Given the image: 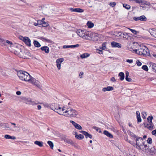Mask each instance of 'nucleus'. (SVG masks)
<instances>
[{
	"mask_svg": "<svg viewBox=\"0 0 156 156\" xmlns=\"http://www.w3.org/2000/svg\"><path fill=\"white\" fill-rule=\"evenodd\" d=\"M147 142L148 144H151L152 142V140L151 138V137L148 138L147 140Z\"/></svg>",
	"mask_w": 156,
	"mask_h": 156,
	"instance_id": "obj_44",
	"label": "nucleus"
},
{
	"mask_svg": "<svg viewBox=\"0 0 156 156\" xmlns=\"http://www.w3.org/2000/svg\"><path fill=\"white\" fill-rule=\"evenodd\" d=\"M151 36L154 37L156 38V29H155L154 30H152L150 33Z\"/></svg>",
	"mask_w": 156,
	"mask_h": 156,
	"instance_id": "obj_33",
	"label": "nucleus"
},
{
	"mask_svg": "<svg viewBox=\"0 0 156 156\" xmlns=\"http://www.w3.org/2000/svg\"><path fill=\"white\" fill-rule=\"evenodd\" d=\"M23 42L28 46L30 47L31 46V40L28 37H25V39Z\"/></svg>",
	"mask_w": 156,
	"mask_h": 156,
	"instance_id": "obj_16",
	"label": "nucleus"
},
{
	"mask_svg": "<svg viewBox=\"0 0 156 156\" xmlns=\"http://www.w3.org/2000/svg\"><path fill=\"white\" fill-rule=\"evenodd\" d=\"M126 62L130 63H132L133 62L132 59H127L126 60Z\"/></svg>",
	"mask_w": 156,
	"mask_h": 156,
	"instance_id": "obj_59",
	"label": "nucleus"
},
{
	"mask_svg": "<svg viewBox=\"0 0 156 156\" xmlns=\"http://www.w3.org/2000/svg\"><path fill=\"white\" fill-rule=\"evenodd\" d=\"M116 3L114 2H111L108 4V5L112 7H113L114 6L116 5Z\"/></svg>",
	"mask_w": 156,
	"mask_h": 156,
	"instance_id": "obj_45",
	"label": "nucleus"
},
{
	"mask_svg": "<svg viewBox=\"0 0 156 156\" xmlns=\"http://www.w3.org/2000/svg\"><path fill=\"white\" fill-rule=\"evenodd\" d=\"M80 132L83 133L85 136L86 138H89L90 139H91L92 138V135L89 134L88 132L84 131H80Z\"/></svg>",
	"mask_w": 156,
	"mask_h": 156,
	"instance_id": "obj_14",
	"label": "nucleus"
},
{
	"mask_svg": "<svg viewBox=\"0 0 156 156\" xmlns=\"http://www.w3.org/2000/svg\"><path fill=\"white\" fill-rule=\"evenodd\" d=\"M144 125L145 127L147 128L149 130H152L154 129V124H148L144 123Z\"/></svg>",
	"mask_w": 156,
	"mask_h": 156,
	"instance_id": "obj_18",
	"label": "nucleus"
},
{
	"mask_svg": "<svg viewBox=\"0 0 156 156\" xmlns=\"http://www.w3.org/2000/svg\"><path fill=\"white\" fill-rule=\"evenodd\" d=\"M47 143L50 147L51 148V149H53L54 145L52 142L51 141H48Z\"/></svg>",
	"mask_w": 156,
	"mask_h": 156,
	"instance_id": "obj_35",
	"label": "nucleus"
},
{
	"mask_svg": "<svg viewBox=\"0 0 156 156\" xmlns=\"http://www.w3.org/2000/svg\"><path fill=\"white\" fill-rule=\"evenodd\" d=\"M70 10L72 12H76V8H70Z\"/></svg>",
	"mask_w": 156,
	"mask_h": 156,
	"instance_id": "obj_55",
	"label": "nucleus"
},
{
	"mask_svg": "<svg viewBox=\"0 0 156 156\" xmlns=\"http://www.w3.org/2000/svg\"><path fill=\"white\" fill-rule=\"evenodd\" d=\"M119 76L120 77V80L121 81L123 80L125 77L124 74L123 72H120L119 74Z\"/></svg>",
	"mask_w": 156,
	"mask_h": 156,
	"instance_id": "obj_25",
	"label": "nucleus"
},
{
	"mask_svg": "<svg viewBox=\"0 0 156 156\" xmlns=\"http://www.w3.org/2000/svg\"><path fill=\"white\" fill-rule=\"evenodd\" d=\"M136 117L138 122H141L142 120L140 118V115H138V116H137Z\"/></svg>",
	"mask_w": 156,
	"mask_h": 156,
	"instance_id": "obj_48",
	"label": "nucleus"
},
{
	"mask_svg": "<svg viewBox=\"0 0 156 156\" xmlns=\"http://www.w3.org/2000/svg\"><path fill=\"white\" fill-rule=\"evenodd\" d=\"M106 43H104L102 44V46L100 47V48L102 50H104L106 48Z\"/></svg>",
	"mask_w": 156,
	"mask_h": 156,
	"instance_id": "obj_40",
	"label": "nucleus"
},
{
	"mask_svg": "<svg viewBox=\"0 0 156 156\" xmlns=\"http://www.w3.org/2000/svg\"><path fill=\"white\" fill-rule=\"evenodd\" d=\"M149 65V68L151 69L153 71L156 73V64L150 62Z\"/></svg>",
	"mask_w": 156,
	"mask_h": 156,
	"instance_id": "obj_15",
	"label": "nucleus"
},
{
	"mask_svg": "<svg viewBox=\"0 0 156 156\" xmlns=\"http://www.w3.org/2000/svg\"><path fill=\"white\" fill-rule=\"evenodd\" d=\"M34 143L35 144L38 145L40 147H42L43 146V143L42 141H35L34 142Z\"/></svg>",
	"mask_w": 156,
	"mask_h": 156,
	"instance_id": "obj_28",
	"label": "nucleus"
},
{
	"mask_svg": "<svg viewBox=\"0 0 156 156\" xmlns=\"http://www.w3.org/2000/svg\"><path fill=\"white\" fill-rule=\"evenodd\" d=\"M134 136L136 138V143L133 144V146L138 150L145 151L147 146V145L144 144L143 138L141 137H137L136 135H134Z\"/></svg>",
	"mask_w": 156,
	"mask_h": 156,
	"instance_id": "obj_1",
	"label": "nucleus"
},
{
	"mask_svg": "<svg viewBox=\"0 0 156 156\" xmlns=\"http://www.w3.org/2000/svg\"><path fill=\"white\" fill-rule=\"evenodd\" d=\"M147 18L144 15L139 16V20L141 21H145L147 20Z\"/></svg>",
	"mask_w": 156,
	"mask_h": 156,
	"instance_id": "obj_32",
	"label": "nucleus"
},
{
	"mask_svg": "<svg viewBox=\"0 0 156 156\" xmlns=\"http://www.w3.org/2000/svg\"><path fill=\"white\" fill-rule=\"evenodd\" d=\"M4 137L6 139H11L15 140L16 139L15 137L14 136H11L9 135L6 134L4 136Z\"/></svg>",
	"mask_w": 156,
	"mask_h": 156,
	"instance_id": "obj_24",
	"label": "nucleus"
},
{
	"mask_svg": "<svg viewBox=\"0 0 156 156\" xmlns=\"http://www.w3.org/2000/svg\"><path fill=\"white\" fill-rule=\"evenodd\" d=\"M147 151L150 153V154L151 155L155 154L156 153V149L154 147H152L150 148H148Z\"/></svg>",
	"mask_w": 156,
	"mask_h": 156,
	"instance_id": "obj_13",
	"label": "nucleus"
},
{
	"mask_svg": "<svg viewBox=\"0 0 156 156\" xmlns=\"http://www.w3.org/2000/svg\"><path fill=\"white\" fill-rule=\"evenodd\" d=\"M83 75V72H81L79 74V76L80 78H82V76Z\"/></svg>",
	"mask_w": 156,
	"mask_h": 156,
	"instance_id": "obj_58",
	"label": "nucleus"
},
{
	"mask_svg": "<svg viewBox=\"0 0 156 156\" xmlns=\"http://www.w3.org/2000/svg\"><path fill=\"white\" fill-rule=\"evenodd\" d=\"M142 117L143 119H145L146 116L147 115L146 112H143L142 113Z\"/></svg>",
	"mask_w": 156,
	"mask_h": 156,
	"instance_id": "obj_50",
	"label": "nucleus"
},
{
	"mask_svg": "<svg viewBox=\"0 0 156 156\" xmlns=\"http://www.w3.org/2000/svg\"><path fill=\"white\" fill-rule=\"evenodd\" d=\"M64 116L68 117H76L78 115L77 112L71 107L66 108Z\"/></svg>",
	"mask_w": 156,
	"mask_h": 156,
	"instance_id": "obj_5",
	"label": "nucleus"
},
{
	"mask_svg": "<svg viewBox=\"0 0 156 156\" xmlns=\"http://www.w3.org/2000/svg\"><path fill=\"white\" fill-rule=\"evenodd\" d=\"M90 56V54L87 53L83 54L80 55V57L82 58H86Z\"/></svg>",
	"mask_w": 156,
	"mask_h": 156,
	"instance_id": "obj_27",
	"label": "nucleus"
},
{
	"mask_svg": "<svg viewBox=\"0 0 156 156\" xmlns=\"http://www.w3.org/2000/svg\"><path fill=\"white\" fill-rule=\"evenodd\" d=\"M80 46V45L79 44H76V45H71V48H77Z\"/></svg>",
	"mask_w": 156,
	"mask_h": 156,
	"instance_id": "obj_51",
	"label": "nucleus"
},
{
	"mask_svg": "<svg viewBox=\"0 0 156 156\" xmlns=\"http://www.w3.org/2000/svg\"><path fill=\"white\" fill-rule=\"evenodd\" d=\"M65 141L68 144H69L72 145H74V143L71 140H65Z\"/></svg>",
	"mask_w": 156,
	"mask_h": 156,
	"instance_id": "obj_34",
	"label": "nucleus"
},
{
	"mask_svg": "<svg viewBox=\"0 0 156 156\" xmlns=\"http://www.w3.org/2000/svg\"><path fill=\"white\" fill-rule=\"evenodd\" d=\"M113 90V88L112 87H110V86H108L106 87H104L102 89V90L104 92H105V91H111V90Z\"/></svg>",
	"mask_w": 156,
	"mask_h": 156,
	"instance_id": "obj_22",
	"label": "nucleus"
},
{
	"mask_svg": "<svg viewBox=\"0 0 156 156\" xmlns=\"http://www.w3.org/2000/svg\"><path fill=\"white\" fill-rule=\"evenodd\" d=\"M128 33H124L123 34V35H124L123 37L124 39H128V38L129 37V36L128 35Z\"/></svg>",
	"mask_w": 156,
	"mask_h": 156,
	"instance_id": "obj_38",
	"label": "nucleus"
},
{
	"mask_svg": "<svg viewBox=\"0 0 156 156\" xmlns=\"http://www.w3.org/2000/svg\"><path fill=\"white\" fill-rule=\"evenodd\" d=\"M29 82L36 86L39 88H40L41 87V85L40 84V82L34 78L31 77Z\"/></svg>",
	"mask_w": 156,
	"mask_h": 156,
	"instance_id": "obj_8",
	"label": "nucleus"
},
{
	"mask_svg": "<svg viewBox=\"0 0 156 156\" xmlns=\"http://www.w3.org/2000/svg\"><path fill=\"white\" fill-rule=\"evenodd\" d=\"M63 48H71V45H64L63 47Z\"/></svg>",
	"mask_w": 156,
	"mask_h": 156,
	"instance_id": "obj_61",
	"label": "nucleus"
},
{
	"mask_svg": "<svg viewBox=\"0 0 156 156\" xmlns=\"http://www.w3.org/2000/svg\"><path fill=\"white\" fill-rule=\"evenodd\" d=\"M25 102L27 104L34 105L37 104L35 103L34 101H32L30 98L25 99L24 100Z\"/></svg>",
	"mask_w": 156,
	"mask_h": 156,
	"instance_id": "obj_11",
	"label": "nucleus"
},
{
	"mask_svg": "<svg viewBox=\"0 0 156 156\" xmlns=\"http://www.w3.org/2000/svg\"><path fill=\"white\" fill-rule=\"evenodd\" d=\"M111 81L113 82H115L116 81V80L114 77H112L111 78Z\"/></svg>",
	"mask_w": 156,
	"mask_h": 156,
	"instance_id": "obj_62",
	"label": "nucleus"
},
{
	"mask_svg": "<svg viewBox=\"0 0 156 156\" xmlns=\"http://www.w3.org/2000/svg\"><path fill=\"white\" fill-rule=\"evenodd\" d=\"M152 134L153 135L156 136V129L152 131Z\"/></svg>",
	"mask_w": 156,
	"mask_h": 156,
	"instance_id": "obj_56",
	"label": "nucleus"
},
{
	"mask_svg": "<svg viewBox=\"0 0 156 156\" xmlns=\"http://www.w3.org/2000/svg\"><path fill=\"white\" fill-rule=\"evenodd\" d=\"M39 24H41L40 21H37V23H34V25L35 26H38Z\"/></svg>",
	"mask_w": 156,
	"mask_h": 156,
	"instance_id": "obj_54",
	"label": "nucleus"
},
{
	"mask_svg": "<svg viewBox=\"0 0 156 156\" xmlns=\"http://www.w3.org/2000/svg\"><path fill=\"white\" fill-rule=\"evenodd\" d=\"M153 119V117L152 115L149 116L147 118V124H153L152 122V120Z\"/></svg>",
	"mask_w": 156,
	"mask_h": 156,
	"instance_id": "obj_20",
	"label": "nucleus"
},
{
	"mask_svg": "<svg viewBox=\"0 0 156 156\" xmlns=\"http://www.w3.org/2000/svg\"><path fill=\"white\" fill-rule=\"evenodd\" d=\"M25 37H23V36H20L19 37V38L21 40H22L23 41H24V40L25 39Z\"/></svg>",
	"mask_w": 156,
	"mask_h": 156,
	"instance_id": "obj_57",
	"label": "nucleus"
},
{
	"mask_svg": "<svg viewBox=\"0 0 156 156\" xmlns=\"http://www.w3.org/2000/svg\"><path fill=\"white\" fill-rule=\"evenodd\" d=\"M133 51L136 54L140 55L148 56L150 55L149 50L144 46H140L138 49H133Z\"/></svg>",
	"mask_w": 156,
	"mask_h": 156,
	"instance_id": "obj_3",
	"label": "nucleus"
},
{
	"mask_svg": "<svg viewBox=\"0 0 156 156\" xmlns=\"http://www.w3.org/2000/svg\"><path fill=\"white\" fill-rule=\"evenodd\" d=\"M4 41L5 42V44H2L4 45L5 46H6L7 44H8L9 45H10V46H11L12 45H13V44L11 41H9L8 40H6V41L4 40Z\"/></svg>",
	"mask_w": 156,
	"mask_h": 156,
	"instance_id": "obj_29",
	"label": "nucleus"
},
{
	"mask_svg": "<svg viewBox=\"0 0 156 156\" xmlns=\"http://www.w3.org/2000/svg\"><path fill=\"white\" fill-rule=\"evenodd\" d=\"M142 69L145 71H148V69L147 66L146 65H144L142 67Z\"/></svg>",
	"mask_w": 156,
	"mask_h": 156,
	"instance_id": "obj_41",
	"label": "nucleus"
},
{
	"mask_svg": "<svg viewBox=\"0 0 156 156\" xmlns=\"http://www.w3.org/2000/svg\"><path fill=\"white\" fill-rule=\"evenodd\" d=\"M105 39L104 36L102 35H98V40H103Z\"/></svg>",
	"mask_w": 156,
	"mask_h": 156,
	"instance_id": "obj_39",
	"label": "nucleus"
},
{
	"mask_svg": "<svg viewBox=\"0 0 156 156\" xmlns=\"http://www.w3.org/2000/svg\"><path fill=\"white\" fill-rule=\"evenodd\" d=\"M133 19L134 20H135V21H137V20H139V17H133Z\"/></svg>",
	"mask_w": 156,
	"mask_h": 156,
	"instance_id": "obj_60",
	"label": "nucleus"
},
{
	"mask_svg": "<svg viewBox=\"0 0 156 156\" xmlns=\"http://www.w3.org/2000/svg\"><path fill=\"white\" fill-rule=\"evenodd\" d=\"M84 12V10L82 9L77 8H76V12Z\"/></svg>",
	"mask_w": 156,
	"mask_h": 156,
	"instance_id": "obj_43",
	"label": "nucleus"
},
{
	"mask_svg": "<svg viewBox=\"0 0 156 156\" xmlns=\"http://www.w3.org/2000/svg\"><path fill=\"white\" fill-rule=\"evenodd\" d=\"M42 104L43 105V106L45 108H51L50 106L47 103H43Z\"/></svg>",
	"mask_w": 156,
	"mask_h": 156,
	"instance_id": "obj_42",
	"label": "nucleus"
},
{
	"mask_svg": "<svg viewBox=\"0 0 156 156\" xmlns=\"http://www.w3.org/2000/svg\"><path fill=\"white\" fill-rule=\"evenodd\" d=\"M88 27L89 28H91L94 26V24L90 21H88L86 24Z\"/></svg>",
	"mask_w": 156,
	"mask_h": 156,
	"instance_id": "obj_23",
	"label": "nucleus"
},
{
	"mask_svg": "<svg viewBox=\"0 0 156 156\" xmlns=\"http://www.w3.org/2000/svg\"><path fill=\"white\" fill-rule=\"evenodd\" d=\"M15 54L18 55L20 58H29L31 56V54L27 50L21 51L20 48H16L15 50Z\"/></svg>",
	"mask_w": 156,
	"mask_h": 156,
	"instance_id": "obj_2",
	"label": "nucleus"
},
{
	"mask_svg": "<svg viewBox=\"0 0 156 156\" xmlns=\"http://www.w3.org/2000/svg\"><path fill=\"white\" fill-rule=\"evenodd\" d=\"M91 34V37L90 38H91L92 40L93 41H96L98 40V34L96 33H90Z\"/></svg>",
	"mask_w": 156,
	"mask_h": 156,
	"instance_id": "obj_17",
	"label": "nucleus"
},
{
	"mask_svg": "<svg viewBox=\"0 0 156 156\" xmlns=\"http://www.w3.org/2000/svg\"><path fill=\"white\" fill-rule=\"evenodd\" d=\"M128 29H129L134 34H137V32L135 30L129 28H128Z\"/></svg>",
	"mask_w": 156,
	"mask_h": 156,
	"instance_id": "obj_47",
	"label": "nucleus"
},
{
	"mask_svg": "<svg viewBox=\"0 0 156 156\" xmlns=\"http://www.w3.org/2000/svg\"><path fill=\"white\" fill-rule=\"evenodd\" d=\"M122 33L121 32H116L114 33V35L117 37H119L122 35Z\"/></svg>",
	"mask_w": 156,
	"mask_h": 156,
	"instance_id": "obj_36",
	"label": "nucleus"
},
{
	"mask_svg": "<svg viewBox=\"0 0 156 156\" xmlns=\"http://www.w3.org/2000/svg\"><path fill=\"white\" fill-rule=\"evenodd\" d=\"M103 133L105 135H106L107 136L111 138H112L113 137V135L106 130H104L103 132Z\"/></svg>",
	"mask_w": 156,
	"mask_h": 156,
	"instance_id": "obj_21",
	"label": "nucleus"
},
{
	"mask_svg": "<svg viewBox=\"0 0 156 156\" xmlns=\"http://www.w3.org/2000/svg\"><path fill=\"white\" fill-rule=\"evenodd\" d=\"M34 44L35 47L39 48L41 46V44L40 43L37 41L34 40Z\"/></svg>",
	"mask_w": 156,
	"mask_h": 156,
	"instance_id": "obj_30",
	"label": "nucleus"
},
{
	"mask_svg": "<svg viewBox=\"0 0 156 156\" xmlns=\"http://www.w3.org/2000/svg\"><path fill=\"white\" fill-rule=\"evenodd\" d=\"M41 24L42 26L43 27H47L48 26V23L44 22V21H40Z\"/></svg>",
	"mask_w": 156,
	"mask_h": 156,
	"instance_id": "obj_31",
	"label": "nucleus"
},
{
	"mask_svg": "<svg viewBox=\"0 0 156 156\" xmlns=\"http://www.w3.org/2000/svg\"><path fill=\"white\" fill-rule=\"evenodd\" d=\"M70 122L74 126L76 129L79 130H81L82 129V128L80 125L76 123L74 121L70 120Z\"/></svg>",
	"mask_w": 156,
	"mask_h": 156,
	"instance_id": "obj_10",
	"label": "nucleus"
},
{
	"mask_svg": "<svg viewBox=\"0 0 156 156\" xmlns=\"http://www.w3.org/2000/svg\"><path fill=\"white\" fill-rule=\"evenodd\" d=\"M76 33L78 35L83 39H89L91 37L90 32L85 30L79 29L76 30Z\"/></svg>",
	"mask_w": 156,
	"mask_h": 156,
	"instance_id": "obj_4",
	"label": "nucleus"
},
{
	"mask_svg": "<svg viewBox=\"0 0 156 156\" xmlns=\"http://www.w3.org/2000/svg\"><path fill=\"white\" fill-rule=\"evenodd\" d=\"M129 75V72L128 71H126V78L128 77Z\"/></svg>",
	"mask_w": 156,
	"mask_h": 156,
	"instance_id": "obj_64",
	"label": "nucleus"
},
{
	"mask_svg": "<svg viewBox=\"0 0 156 156\" xmlns=\"http://www.w3.org/2000/svg\"><path fill=\"white\" fill-rule=\"evenodd\" d=\"M136 63L138 66H140L142 65L141 63L139 60H137L136 61Z\"/></svg>",
	"mask_w": 156,
	"mask_h": 156,
	"instance_id": "obj_53",
	"label": "nucleus"
},
{
	"mask_svg": "<svg viewBox=\"0 0 156 156\" xmlns=\"http://www.w3.org/2000/svg\"><path fill=\"white\" fill-rule=\"evenodd\" d=\"M54 105H55V104ZM66 108L64 107L61 108L60 107L56 106V107L55 106L54 108H51V109L58 113L59 114L64 116Z\"/></svg>",
	"mask_w": 156,
	"mask_h": 156,
	"instance_id": "obj_7",
	"label": "nucleus"
},
{
	"mask_svg": "<svg viewBox=\"0 0 156 156\" xmlns=\"http://www.w3.org/2000/svg\"><path fill=\"white\" fill-rule=\"evenodd\" d=\"M4 40L2 38L1 36L0 35V43L1 44H5Z\"/></svg>",
	"mask_w": 156,
	"mask_h": 156,
	"instance_id": "obj_49",
	"label": "nucleus"
},
{
	"mask_svg": "<svg viewBox=\"0 0 156 156\" xmlns=\"http://www.w3.org/2000/svg\"><path fill=\"white\" fill-rule=\"evenodd\" d=\"M126 80L129 82H131L132 81V80L130 78L128 77L126 78Z\"/></svg>",
	"mask_w": 156,
	"mask_h": 156,
	"instance_id": "obj_52",
	"label": "nucleus"
},
{
	"mask_svg": "<svg viewBox=\"0 0 156 156\" xmlns=\"http://www.w3.org/2000/svg\"><path fill=\"white\" fill-rule=\"evenodd\" d=\"M16 94L17 95H20L21 94V93L20 91H18L16 92Z\"/></svg>",
	"mask_w": 156,
	"mask_h": 156,
	"instance_id": "obj_63",
	"label": "nucleus"
},
{
	"mask_svg": "<svg viewBox=\"0 0 156 156\" xmlns=\"http://www.w3.org/2000/svg\"><path fill=\"white\" fill-rule=\"evenodd\" d=\"M111 45L112 48H121L122 47L120 44L115 41L111 43Z\"/></svg>",
	"mask_w": 156,
	"mask_h": 156,
	"instance_id": "obj_12",
	"label": "nucleus"
},
{
	"mask_svg": "<svg viewBox=\"0 0 156 156\" xmlns=\"http://www.w3.org/2000/svg\"><path fill=\"white\" fill-rule=\"evenodd\" d=\"M64 58H62L58 59L56 61V66L58 70L61 69V64L64 61Z\"/></svg>",
	"mask_w": 156,
	"mask_h": 156,
	"instance_id": "obj_9",
	"label": "nucleus"
},
{
	"mask_svg": "<svg viewBox=\"0 0 156 156\" xmlns=\"http://www.w3.org/2000/svg\"><path fill=\"white\" fill-rule=\"evenodd\" d=\"M123 7L127 9H129L130 8V6L129 5L126 4H123Z\"/></svg>",
	"mask_w": 156,
	"mask_h": 156,
	"instance_id": "obj_37",
	"label": "nucleus"
},
{
	"mask_svg": "<svg viewBox=\"0 0 156 156\" xmlns=\"http://www.w3.org/2000/svg\"><path fill=\"white\" fill-rule=\"evenodd\" d=\"M17 75L21 80L29 82L32 77L28 73L25 71H19L17 73Z\"/></svg>",
	"mask_w": 156,
	"mask_h": 156,
	"instance_id": "obj_6",
	"label": "nucleus"
},
{
	"mask_svg": "<svg viewBox=\"0 0 156 156\" xmlns=\"http://www.w3.org/2000/svg\"><path fill=\"white\" fill-rule=\"evenodd\" d=\"M130 1H134L135 2H136L138 3H142L143 2L142 1V0H129Z\"/></svg>",
	"mask_w": 156,
	"mask_h": 156,
	"instance_id": "obj_46",
	"label": "nucleus"
},
{
	"mask_svg": "<svg viewBox=\"0 0 156 156\" xmlns=\"http://www.w3.org/2000/svg\"><path fill=\"white\" fill-rule=\"evenodd\" d=\"M75 136L76 139L80 140H82L84 138L83 135L81 134H76Z\"/></svg>",
	"mask_w": 156,
	"mask_h": 156,
	"instance_id": "obj_26",
	"label": "nucleus"
},
{
	"mask_svg": "<svg viewBox=\"0 0 156 156\" xmlns=\"http://www.w3.org/2000/svg\"><path fill=\"white\" fill-rule=\"evenodd\" d=\"M41 49L47 54L49 52V48L47 46H44L41 48Z\"/></svg>",
	"mask_w": 156,
	"mask_h": 156,
	"instance_id": "obj_19",
	"label": "nucleus"
}]
</instances>
